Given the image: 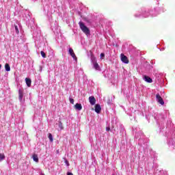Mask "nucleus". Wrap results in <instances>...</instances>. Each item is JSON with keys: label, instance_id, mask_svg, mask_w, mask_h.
Wrapping results in <instances>:
<instances>
[{"label": "nucleus", "instance_id": "nucleus-1", "mask_svg": "<svg viewBox=\"0 0 175 175\" xmlns=\"http://www.w3.org/2000/svg\"><path fill=\"white\" fill-rule=\"evenodd\" d=\"M159 13L157 12V10L154 8V10L150 9H143L142 10V12H138L135 14V17H148L149 16H152V17H155L158 16Z\"/></svg>", "mask_w": 175, "mask_h": 175}, {"label": "nucleus", "instance_id": "nucleus-2", "mask_svg": "<svg viewBox=\"0 0 175 175\" xmlns=\"http://www.w3.org/2000/svg\"><path fill=\"white\" fill-rule=\"evenodd\" d=\"M167 143L168 146L172 148H175V133H170L167 137Z\"/></svg>", "mask_w": 175, "mask_h": 175}, {"label": "nucleus", "instance_id": "nucleus-3", "mask_svg": "<svg viewBox=\"0 0 175 175\" xmlns=\"http://www.w3.org/2000/svg\"><path fill=\"white\" fill-rule=\"evenodd\" d=\"M79 25L81 31H83V32L84 33H85V35H90V29H88V27H87V26H85V25H84V23L80 21L79 23Z\"/></svg>", "mask_w": 175, "mask_h": 175}, {"label": "nucleus", "instance_id": "nucleus-4", "mask_svg": "<svg viewBox=\"0 0 175 175\" xmlns=\"http://www.w3.org/2000/svg\"><path fill=\"white\" fill-rule=\"evenodd\" d=\"M91 62L93 65V68L96 69V70H100V67L98 62H96V58L94 56H91Z\"/></svg>", "mask_w": 175, "mask_h": 175}, {"label": "nucleus", "instance_id": "nucleus-5", "mask_svg": "<svg viewBox=\"0 0 175 175\" xmlns=\"http://www.w3.org/2000/svg\"><path fill=\"white\" fill-rule=\"evenodd\" d=\"M51 29L52 31H53L55 35H59V33H61V29L57 25V23H55V26H51Z\"/></svg>", "mask_w": 175, "mask_h": 175}, {"label": "nucleus", "instance_id": "nucleus-6", "mask_svg": "<svg viewBox=\"0 0 175 175\" xmlns=\"http://www.w3.org/2000/svg\"><path fill=\"white\" fill-rule=\"evenodd\" d=\"M156 99H157V102L159 103H160V105H165V102L163 101V99L162 98L161 95H159V94H157L156 95Z\"/></svg>", "mask_w": 175, "mask_h": 175}, {"label": "nucleus", "instance_id": "nucleus-7", "mask_svg": "<svg viewBox=\"0 0 175 175\" xmlns=\"http://www.w3.org/2000/svg\"><path fill=\"white\" fill-rule=\"evenodd\" d=\"M68 53L71 57L75 59V61H77V57H76V55L75 54V52L73 51V49L69 48Z\"/></svg>", "mask_w": 175, "mask_h": 175}, {"label": "nucleus", "instance_id": "nucleus-8", "mask_svg": "<svg viewBox=\"0 0 175 175\" xmlns=\"http://www.w3.org/2000/svg\"><path fill=\"white\" fill-rule=\"evenodd\" d=\"M120 57L122 62H123L124 64H129V60L128 59V57L125 56V55L121 54Z\"/></svg>", "mask_w": 175, "mask_h": 175}, {"label": "nucleus", "instance_id": "nucleus-9", "mask_svg": "<svg viewBox=\"0 0 175 175\" xmlns=\"http://www.w3.org/2000/svg\"><path fill=\"white\" fill-rule=\"evenodd\" d=\"M89 101L90 105H92V106H94V105L96 103V100L95 99V97H94L93 96L89 97Z\"/></svg>", "mask_w": 175, "mask_h": 175}, {"label": "nucleus", "instance_id": "nucleus-10", "mask_svg": "<svg viewBox=\"0 0 175 175\" xmlns=\"http://www.w3.org/2000/svg\"><path fill=\"white\" fill-rule=\"evenodd\" d=\"M143 80H144V81L146 83H152V79L147 75H144L143 77Z\"/></svg>", "mask_w": 175, "mask_h": 175}, {"label": "nucleus", "instance_id": "nucleus-11", "mask_svg": "<svg viewBox=\"0 0 175 175\" xmlns=\"http://www.w3.org/2000/svg\"><path fill=\"white\" fill-rule=\"evenodd\" d=\"M96 113H97V114H99V113H100L102 108L100 107V105L99 104H96L95 105V109H94Z\"/></svg>", "mask_w": 175, "mask_h": 175}, {"label": "nucleus", "instance_id": "nucleus-12", "mask_svg": "<svg viewBox=\"0 0 175 175\" xmlns=\"http://www.w3.org/2000/svg\"><path fill=\"white\" fill-rule=\"evenodd\" d=\"M155 120H163L165 118V116L162 115L161 113H159L157 115V116H154Z\"/></svg>", "mask_w": 175, "mask_h": 175}, {"label": "nucleus", "instance_id": "nucleus-13", "mask_svg": "<svg viewBox=\"0 0 175 175\" xmlns=\"http://www.w3.org/2000/svg\"><path fill=\"white\" fill-rule=\"evenodd\" d=\"M75 107L76 110H79V111H80L83 109V106L80 103L75 104Z\"/></svg>", "mask_w": 175, "mask_h": 175}, {"label": "nucleus", "instance_id": "nucleus-14", "mask_svg": "<svg viewBox=\"0 0 175 175\" xmlns=\"http://www.w3.org/2000/svg\"><path fill=\"white\" fill-rule=\"evenodd\" d=\"M25 82H26V84H27V87H31V84L32 83V81H31V79L26 78L25 79Z\"/></svg>", "mask_w": 175, "mask_h": 175}, {"label": "nucleus", "instance_id": "nucleus-15", "mask_svg": "<svg viewBox=\"0 0 175 175\" xmlns=\"http://www.w3.org/2000/svg\"><path fill=\"white\" fill-rule=\"evenodd\" d=\"M32 158L34 162H39V157H38V154H33Z\"/></svg>", "mask_w": 175, "mask_h": 175}, {"label": "nucleus", "instance_id": "nucleus-16", "mask_svg": "<svg viewBox=\"0 0 175 175\" xmlns=\"http://www.w3.org/2000/svg\"><path fill=\"white\" fill-rule=\"evenodd\" d=\"M5 70H6V72H10V66L9 65V64L6 63L5 64Z\"/></svg>", "mask_w": 175, "mask_h": 175}, {"label": "nucleus", "instance_id": "nucleus-17", "mask_svg": "<svg viewBox=\"0 0 175 175\" xmlns=\"http://www.w3.org/2000/svg\"><path fill=\"white\" fill-rule=\"evenodd\" d=\"M5 159V154L0 153V162H2Z\"/></svg>", "mask_w": 175, "mask_h": 175}, {"label": "nucleus", "instance_id": "nucleus-18", "mask_svg": "<svg viewBox=\"0 0 175 175\" xmlns=\"http://www.w3.org/2000/svg\"><path fill=\"white\" fill-rule=\"evenodd\" d=\"M23 94L21 92V91L19 90V100L21 102L23 100Z\"/></svg>", "mask_w": 175, "mask_h": 175}, {"label": "nucleus", "instance_id": "nucleus-19", "mask_svg": "<svg viewBox=\"0 0 175 175\" xmlns=\"http://www.w3.org/2000/svg\"><path fill=\"white\" fill-rule=\"evenodd\" d=\"M48 137L49 139V142H51V143H52V142H53V135L51 133H49Z\"/></svg>", "mask_w": 175, "mask_h": 175}, {"label": "nucleus", "instance_id": "nucleus-20", "mask_svg": "<svg viewBox=\"0 0 175 175\" xmlns=\"http://www.w3.org/2000/svg\"><path fill=\"white\" fill-rule=\"evenodd\" d=\"M33 36L34 38H40V34L39 33H38V34L33 33Z\"/></svg>", "mask_w": 175, "mask_h": 175}, {"label": "nucleus", "instance_id": "nucleus-21", "mask_svg": "<svg viewBox=\"0 0 175 175\" xmlns=\"http://www.w3.org/2000/svg\"><path fill=\"white\" fill-rule=\"evenodd\" d=\"M40 54H41L42 58H46V53L43 51H42L40 52Z\"/></svg>", "mask_w": 175, "mask_h": 175}, {"label": "nucleus", "instance_id": "nucleus-22", "mask_svg": "<svg viewBox=\"0 0 175 175\" xmlns=\"http://www.w3.org/2000/svg\"><path fill=\"white\" fill-rule=\"evenodd\" d=\"M14 28H15L16 33L18 34L19 31H18V27H17V25H14Z\"/></svg>", "mask_w": 175, "mask_h": 175}, {"label": "nucleus", "instance_id": "nucleus-23", "mask_svg": "<svg viewBox=\"0 0 175 175\" xmlns=\"http://www.w3.org/2000/svg\"><path fill=\"white\" fill-rule=\"evenodd\" d=\"M69 100H70V103H71L72 105L75 104V99L70 98Z\"/></svg>", "mask_w": 175, "mask_h": 175}, {"label": "nucleus", "instance_id": "nucleus-24", "mask_svg": "<svg viewBox=\"0 0 175 175\" xmlns=\"http://www.w3.org/2000/svg\"><path fill=\"white\" fill-rule=\"evenodd\" d=\"M59 128L60 129H64V127L62 126V122H59Z\"/></svg>", "mask_w": 175, "mask_h": 175}, {"label": "nucleus", "instance_id": "nucleus-25", "mask_svg": "<svg viewBox=\"0 0 175 175\" xmlns=\"http://www.w3.org/2000/svg\"><path fill=\"white\" fill-rule=\"evenodd\" d=\"M100 57L102 59L105 58V53H100Z\"/></svg>", "mask_w": 175, "mask_h": 175}, {"label": "nucleus", "instance_id": "nucleus-26", "mask_svg": "<svg viewBox=\"0 0 175 175\" xmlns=\"http://www.w3.org/2000/svg\"><path fill=\"white\" fill-rule=\"evenodd\" d=\"M107 105H113V103L110 101V100H108L107 102Z\"/></svg>", "mask_w": 175, "mask_h": 175}, {"label": "nucleus", "instance_id": "nucleus-27", "mask_svg": "<svg viewBox=\"0 0 175 175\" xmlns=\"http://www.w3.org/2000/svg\"><path fill=\"white\" fill-rule=\"evenodd\" d=\"M135 139H139V133L135 134Z\"/></svg>", "mask_w": 175, "mask_h": 175}, {"label": "nucleus", "instance_id": "nucleus-28", "mask_svg": "<svg viewBox=\"0 0 175 175\" xmlns=\"http://www.w3.org/2000/svg\"><path fill=\"white\" fill-rule=\"evenodd\" d=\"M106 131H107V132H109V131H110V127H107Z\"/></svg>", "mask_w": 175, "mask_h": 175}, {"label": "nucleus", "instance_id": "nucleus-29", "mask_svg": "<svg viewBox=\"0 0 175 175\" xmlns=\"http://www.w3.org/2000/svg\"><path fill=\"white\" fill-rule=\"evenodd\" d=\"M67 175H73V173H72V172H67Z\"/></svg>", "mask_w": 175, "mask_h": 175}, {"label": "nucleus", "instance_id": "nucleus-30", "mask_svg": "<svg viewBox=\"0 0 175 175\" xmlns=\"http://www.w3.org/2000/svg\"><path fill=\"white\" fill-rule=\"evenodd\" d=\"M66 163L67 166H69V162H68V160H66Z\"/></svg>", "mask_w": 175, "mask_h": 175}, {"label": "nucleus", "instance_id": "nucleus-31", "mask_svg": "<svg viewBox=\"0 0 175 175\" xmlns=\"http://www.w3.org/2000/svg\"><path fill=\"white\" fill-rule=\"evenodd\" d=\"M159 133H161V132H162V130L161 129V128H159Z\"/></svg>", "mask_w": 175, "mask_h": 175}, {"label": "nucleus", "instance_id": "nucleus-32", "mask_svg": "<svg viewBox=\"0 0 175 175\" xmlns=\"http://www.w3.org/2000/svg\"><path fill=\"white\" fill-rule=\"evenodd\" d=\"M1 68H2V65L1 64H0V69H1Z\"/></svg>", "mask_w": 175, "mask_h": 175}, {"label": "nucleus", "instance_id": "nucleus-33", "mask_svg": "<svg viewBox=\"0 0 175 175\" xmlns=\"http://www.w3.org/2000/svg\"><path fill=\"white\" fill-rule=\"evenodd\" d=\"M141 141H142V139L139 138V142H141Z\"/></svg>", "mask_w": 175, "mask_h": 175}, {"label": "nucleus", "instance_id": "nucleus-34", "mask_svg": "<svg viewBox=\"0 0 175 175\" xmlns=\"http://www.w3.org/2000/svg\"><path fill=\"white\" fill-rule=\"evenodd\" d=\"M122 131H123V129H121V131H120V132H122Z\"/></svg>", "mask_w": 175, "mask_h": 175}, {"label": "nucleus", "instance_id": "nucleus-35", "mask_svg": "<svg viewBox=\"0 0 175 175\" xmlns=\"http://www.w3.org/2000/svg\"><path fill=\"white\" fill-rule=\"evenodd\" d=\"M42 175H44V174H43Z\"/></svg>", "mask_w": 175, "mask_h": 175}]
</instances>
